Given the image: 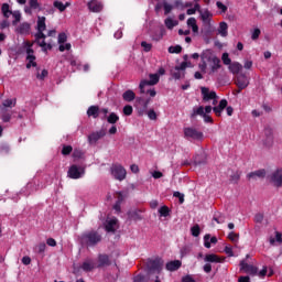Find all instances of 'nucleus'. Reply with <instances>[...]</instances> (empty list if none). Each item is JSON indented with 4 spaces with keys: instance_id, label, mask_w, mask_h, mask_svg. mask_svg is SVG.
Instances as JSON below:
<instances>
[{
    "instance_id": "20e7f679",
    "label": "nucleus",
    "mask_w": 282,
    "mask_h": 282,
    "mask_svg": "<svg viewBox=\"0 0 282 282\" xmlns=\"http://www.w3.org/2000/svg\"><path fill=\"white\" fill-rule=\"evenodd\" d=\"M150 80L143 79L139 84L140 94H147V90L144 87L158 85L160 83V75L158 74H150L149 75Z\"/></svg>"
},
{
    "instance_id": "09e8293b",
    "label": "nucleus",
    "mask_w": 282,
    "mask_h": 282,
    "mask_svg": "<svg viewBox=\"0 0 282 282\" xmlns=\"http://www.w3.org/2000/svg\"><path fill=\"white\" fill-rule=\"evenodd\" d=\"M191 232L193 237H199L202 229L199 228V226L196 224L191 228Z\"/></svg>"
},
{
    "instance_id": "e433bc0d",
    "label": "nucleus",
    "mask_w": 282,
    "mask_h": 282,
    "mask_svg": "<svg viewBox=\"0 0 282 282\" xmlns=\"http://www.w3.org/2000/svg\"><path fill=\"white\" fill-rule=\"evenodd\" d=\"M107 118V122L109 124H116L118 120H120V117L116 112H111Z\"/></svg>"
},
{
    "instance_id": "473e14b6",
    "label": "nucleus",
    "mask_w": 282,
    "mask_h": 282,
    "mask_svg": "<svg viewBox=\"0 0 282 282\" xmlns=\"http://www.w3.org/2000/svg\"><path fill=\"white\" fill-rule=\"evenodd\" d=\"M205 111H204V106H199L198 108H194L193 112L191 113V119L195 120V118H197V116H204Z\"/></svg>"
},
{
    "instance_id": "7ed1b4c3",
    "label": "nucleus",
    "mask_w": 282,
    "mask_h": 282,
    "mask_svg": "<svg viewBox=\"0 0 282 282\" xmlns=\"http://www.w3.org/2000/svg\"><path fill=\"white\" fill-rule=\"evenodd\" d=\"M183 133L186 140H204V132L197 130L194 127H187L183 129Z\"/></svg>"
},
{
    "instance_id": "9b49d317",
    "label": "nucleus",
    "mask_w": 282,
    "mask_h": 282,
    "mask_svg": "<svg viewBox=\"0 0 282 282\" xmlns=\"http://www.w3.org/2000/svg\"><path fill=\"white\" fill-rule=\"evenodd\" d=\"M107 135V131L105 129H101L99 131L93 132L88 135V142L90 144H96L98 140L105 138Z\"/></svg>"
},
{
    "instance_id": "8fccbe9b",
    "label": "nucleus",
    "mask_w": 282,
    "mask_h": 282,
    "mask_svg": "<svg viewBox=\"0 0 282 282\" xmlns=\"http://www.w3.org/2000/svg\"><path fill=\"white\" fill-rule=\"evenodd\" d=\"M175 25H177V22H174L173 19H165V26L167 28V30H173Z\"/></svg>"
},
{
    "instance_id": "79ce46f5",
    "label": "nucleus",
    "mask_w": 282,
    "mask_h": 282,
    "mask_svg": "<svg viewBox=\"0 0 282 282\" xmlns=\"http://www.w3.org/2000/svg\"><path fill=\"white\" fill-rule=\"evenodd\" d=\"M210 17H213V13H210L208 10L204 11L203 13L200 12L203 23H208V21H210Z\"/></svg>"
},
{
    "instance_id": "de8ad7c7",
    "label": "nucleus",
    "mask_w": 282,
    "mask_h": 282,
    "mask_svg": "<svg viewBox=\"0 0 282 282\" xmlns=\"http://www.w3.org/2000/svg\"><path fill=\"white\" fill-rule=\"evenodd\" d=\"M167 52L170 54H182V47L180 45L170 46Z\"/></svg>"
},
{
    "instance_id": "37998d69",
    "label": "nucleus",
    "mask_w": 282,
    "mask_h": 282,
    "mask_svg": "<svg viewBox=\"0 0 282 282\" xmlns=\"http://www.w3.org/2000/svg\"><path fill=\"white\" fill-rule=\"evenodd\" d=\"M73 158L74 160H83V158H85V153L80 149H75L73 151Z\"/></svg>"
},
{
    "instance_id": "4be33fe9",
    "label": "nucleus",
    "mask_w": 282,
    "mask_h": 282,
    "mask_svg": "<svg viewBox=\"0 0 282 282\" xmlns=\"http://www.w3.org/2000/svg\"><path fill=\"white\" fill-rule=\"evenodd\" d=\"M122 202H124V196L122 195V192H117V200L113 205V210H116V213H121Z\"/></svg>"
},
{
    "instance_id": "f257e3e1",
    "label": "nucleus",
    "mask_w": 282,
    "mask_h": 282,
    "mask_svg": "<svg viewBox=\"0 0 282 282\" xmlns=\"http://www.w3.org/2000/svg\"><path fill=\"white\" fill-rule=\"evenodd\" d=\"M82 243L87 248H94L102 241V235L96 230L86 231L80 237Z\"/></svg>"
},
{
    "instance_id": "a19ab883",
    "label": "nucleus",
    "mask_w": 282,
    "mask_h": 282,
    "mask_svg": "<svg viewBox=\"0 0 282 282\" xmlns=\"http://www.w3.org/2000/svg\"><path fill=\"white\" fill-rule=\"evenodd\" d=\"M2 106L6 107V108H10L12 109V107H17V98L14 99H6L3 102H2Z\"/></svg>"
},
{
    "instance_id": "58836bf2",
    "label": "nucleus",
    "mask_w": 282,
    "mask_h": 282,
    "mask_svg": "<svg viewBox=\"0 0 282 282\" xmlns=\"http://www.w3.org/2000/svg\"><path fill=\"white\" fill-rule=\"evenodd\" d=\"M221 68V59L218 58H214V62H212V72L215 73L217 72V69Z\"/></svg>"
},
{
    "instance_id": "603ef678",
    "label": "nucleus",
    "mask_w": 282,
    "mask_h": 282,
    "mask_svg": "<svg viewBox=\"0 0 282 282\" xmlns=\"http://www.w3.org/2000/svg\"><path fill=\"white\" fill-rule=\"evenodd\" d=\"M229 241H232V243H237L239 241V234H235V231H230L228 235Z\"/></svg>"
},
{
    "instance_id": "ea45409f",
    "label": "nucleus",
    "mask_w": 282,
    "mask_h": 282,
    "mask_svg": "<svg viewBox=\"0 0 282 282\" xmlns=\"http://www.w3.org/2000/svg\"><path fill=\"white\" fill-rule=\"evenodd\" d=\"M2 122H10L12 120V115L8 110H2L0 116Z\"/></svg>"
},
{
    "instance_id": "13d9d810",
    "label": "nucleus",
    "mask_w": 282,
    "mask_h": 282,
    "mask_svg": "<svg viewBox=\"0 0 282 282\" xmlns=\"http://www.w3.org/2000/svg\"><path fill=\"white\" fill-rule=\"evenodd\" d=\"M216 6L218 10H221L223 14H226V12H228V7H226V4H224L221 1H217Z\"/></svg>"
},
{
    "instance_id": "393cba45",
    "label": "nucleus",
    "mask_w": 282,
    "mask_h": 282,
    "mask_svg": "<svg viewBox=\"0 0 282 282\" xmlns=\"http://www.w3.org/2000/svg\"><path fill=\"white\" fill-rule=\"evenodd\" d=\"M243 69V66L239 62H234L229 64V72L234 75H239V72Z\"/></svg>"
},
{
    "instance_id": "6e6552de",
    "label": "nucleus",
    "mask_w": 282,
    "mask_h": 282,
    "mask_svg": "<svg viewBox=\"0 0 282 282\" xmlns=\"http://www.w3.org/2000/svg\"><path fill=\"white\" fill-rule=\"evenodd\" d=\"M270 182H271V184H273V186L275 188H281V186H282V169H278L271 174Z\"/></svg>"
},
{
    "instance_id": "052dcab7",
    "label": "nucleus",
    "mask_w": 282,
    "mask_h": 282,
    "mask_svg": "<svg viewBox=\"0 0 282 282\" xmlns=\"http://www.w3.org/2000/svg\"><path fill=\"white\" fill-rule=\"evenodd\" d=\"M34 44L30 41L24 42V47H26V54H34V50L32 48Z\"/></svg>"
},
{
    "instance_id": "680f3d73",
    "label": "nucleus",
    "mask_w": 282,
    "mask_h": 282,
    "mask_svg": "<svg viewBox=\"0 0 282 282\" xmlns=\"http://www.w3.org/2000/svg\"><path fill=\"white\" fill-rule=\"evenodd\" d=\"M141 47H143L144 52H151V50L153 48V45L143 41L141 42Z\"/></svg>"
},
{
    "instance_id": "2eb2a0df",
    "label": "nucleus",
    "mask_w": 282,
    "mask_h": 282,
    "mask_svg": "<svg viewBox=\"0 0 282 282\" xmlns=\"http://www.w3.org/2000/svg\"><path fill=\"white\" fill-rule=\"evenodd\" d=\"M96 268L98 267L96 265V261H94L93 259H86L82 263V270L84 272H91L93 270H96Z\"/></svg>"
},
{
    "instance_id": "5fc2aeb1",
    "label": "nucleus",
    "mask_w": 282,
    "mask_h": 282,
    "mask_svg": "<svg viewBox=\"0 0 282 282\" xmlns=\"http://www.w3.org/2000/svg\"><path fill=\"white\" fill-rule=\"evenodd\" d=\"M12 17H13V25H17V23H19L21 21V12L19 11H12Z\"/></svg>"
},
{
    "instance_id": "e2e57ef3",
    "label": "nucleus",
    "mask_w": 282,
    "mask_h": 282,
    "mask_svg": "<svg viewBox=\"0 0 282 282\" xmlns=\"http://www.w3.org/2000/svg\"><path fill=\"white\" fill-rule=\"evenodd\" d=\"M41 39L43 41H45V39H47V35H45V33H43V31H37V33L35 34V41H41Z\"/></svg>"
},
{
    "instance_id": "5701e85b",
    "label": "nucleus",
    "mask_w": 282,
    "mask_h": 282,
    "mask_svg": "<svg viewBox=\"0 0 282 282\" xmlns=\"http://www.w3.org/2000/svg\"><path fill=\"white\" fill-rule=\"evenodd\" d=\"M194 166H204L206 164V154L200 153L193 156Z\"/></svg>"
},
{
    "instance_id": "f8f14e48",
    "label": "nucleus",
    "mask_w": 282,
    "mask_h": 282,
    "mask_svg": "<svg viewBox=\"0 0 282 282\" xmlns=\"http://www.w3.org/2000/svg\"><path fill=\"white\" fill-rule=\"evenodd\" d=\"M200 91H202L204 102H208V100L217 99V93L215 90L210 91L208 87H202Z\"/></svg>"
},
{
    "instance_id": "aec40b11",
    "label": "nucleus",
    "mask_w": 282,
    "mask_h": 282,
    "mask_svg": "<svg viewBox=\"0 0 282 282\" xmlns=\"http://www.w3.org/2000/svg\"><path fill=\"white\" fill-rule=\"evenodd\" d=\"M88 9L90 12H102V2L98 0H91L88 2Z\"/></svg>"
},
{
    "instance_id": "6e6d98bb",
    "label": "nucleus",
    "mask_w": 282,
    "mask_h": 282,
    "mask_svg": "<svg viewBox=\"0 0 282 282\" xmlns=\"http://www.w3.org/2000/svg\"><path fill=\"white\" fill-rule=\"evenodd\" d=\"M138 102L142 105L143 109H149V102H151V99H144L142 97L138 98Z\"/></svg>"
},
{
    "instance_id": "423d86ee",
    "label": "nucleus",
    "mask_w": 282,
    "mask_h": 282,
    "mask_svg": "<svg viewBox=\"0 0 282 282\" xmlns=\"http://www.w3.org/2000/svg\"><path fill=\"white\" fill-rule=\"evenodd\" d=\"M67 175L70 180H80L85 175V167L73 164L68 169Z\"/></svg>"
},
{
    "instance_id": "6ab92c4d",
    "label": "nucleus",
    "mask_w": 282,
    "mask_h": 282,
    "mask_svg": "<svg viewBox=\"0 0 282 282\" xmlns=\"http://www.w3.org/2000/svg\"><path fill=\"white\" fill-rule=\"evenodd\" d=\"M226 107H228V100L221 99L219 101V105L213 108V111L219 118L221 117V112L224 111V109H226Z\"/></svg>"
},
{
    "instance_id": "0e129e2a",
    "label": "nucleus",
    "mask_w": 282,
    "mask_h": 282,
    "mask_svg": "<svg viewBox=\"0 0 282 282\" xmlns=\"http://www.w3.org/2000/svg\"><path fill=\"white\" fill-rule=\"evenodd\" d=\"M47 74H48L47 69H43L41 74L37 73L36 78L39 80H45V78H47Z\"/></svg>"
},
{
    "instance_id": "412c9836",
    "label": "nucleus",
    "mask_w": 282,
    "mask_h": 282,
    "mask_svg": "<svg viewBox=\"0 0 282 282\" xmlns=\"http://www.w3.org/2000/svg\"><path fill=\"white\" fill-rule=\"evenodd\" d=\"M165 268L169 272H175L182 268V261L180 260L170 261L166 263Z\"/></svg>"
},
{
    "instance_id": "c756f323",
    "label": "nucleus",
    "mask_w": 282,
    "mask_h": 282,
    "mask_svg": "<svg viewBox=\"0 0 282 282\" xmlns=\"http://www.w3.org/2000/svg\"><path fill=\"white\" fill-rule=\"evenodd\" d=\"M210 243H217V237H212L210 238V235L209 234H206L204 236V246L205 248H210Z\"/></svg>"
},
{
    "instance_id": "1a4fd4ad",
    "label": "nucleus",
    "mask_w": 282,
    "mask_h": 282,
    "mask_svg": "<svg viewBox=\"0 0 282 282\" xmlns=\"http://www.w3.org/2000/svg\"><path fill=\"white\" fill-rule=\"evenodd\" d=\"M264 140L263 144L267 147V149H270L274 144V132L272 131V128H265L264 129Z\"/></svg>"
},
{
    "instance_id": "ddd939ff",
    "label": "nucleus",
    "mask_w": 282,
    "mask_h": 282,
    "mask_svg": "<svg viewBox=\"0 0 282 282\" xmlns=\"http://www.w3.org/2000/svg\"><path fill=\"white\" fill-rule=\"evenodd\" d=\"M111 265V259L107 253H99L97 268H107Z\"/></svg>"
},
{
    "instance_id": "69168bd1",
    "label": "nucleus",
    "mask_w": 282,
    "mask_h": 282,
    "mask_svg": "<svg viewBox=\"0 0 282 282\" xmlns=\"http://www.w3.org/2000/svg\"><path fill=\"white\" fill-rule=\"evenodd\" d=\"M66 42H67V34L59 33L58 34V43H59V45H62L63 43H66Z\"/></svg>"
},
{
    "instance_id": "39448f33",
    "label": "nucleus",
    "mask_w": 282,
    "mask_h": 282,
    "mask_svg": "<svg viewBox=\"0 0 282 282\" xmlns=\"http://www.w3.org/2000/svg\"><path fill=\"white\" fill-rule=\"evenodd\" d=\"M235 85L238 87L237 94H241L250 85V79L246 74L240 73L235 78Z\"/></svg>"
},
{
    "instance_id": "9d476101",
    "label": "nucleus",
    "mask_w": 282,
    "mask_h": 282,
    "mask_svg": "<svg viewBox=\"0 0 282 282\" xmlns=\"http://www.w3.org/2000/svg\"><path fill=\"white\" fill-rule=\"evenodd\" d=\"M240 270H243L246 274L254 276L259 272V269L252 264H248L246 260L240 261Z\"/></svg>"
},
{
    "instance_id": "b1692460",
    "label": "nucleus",
    "mask_w": 282,
    "mask_h": 282,
    "mask_svg": "<svg viewBox=\"0 0 282 282\" xmlns=\"http://www.w3.org/2000/svg\"><path fill=\"white\" fill-rule=\"evenodd\" d=\"M88 118H98L100 116V107L99 106H90L87 110Z\"/></svg>"
},
{
    "instance_id": "72a5a7b5",
    "label": "nucleus",
    "mask_w": 282,
    "mask_h": 282,
    "mask_svg": "<svg viewBox=\"0 0 282 282\" xmlns=\"http://www.w3.org/2000/svg\"><path fill=\"white\" fill-rule=\"evenodd\" d=\"M218 32L223 36H228V23L220 22L219 28H218Z\"/></svg>"
},
{
    "instance_id": "cd10ccee",
    "label": "nucleus",
    "mask_w": 282,
    "mask_h": 282,
    "mask_svg": "<svg viewBox=\"0 0 282 282\" xmlns=\"http://www.w3.org/2000/svg\"><path fill=\"white\" fill-rule=\"evenodd\" d=\"M122 98H123V100H126V102H133V100H135V93H133V90H131V89L126 90L122 94Z\"/></svg>"
},
{
    "instance_id": "864d4df0",
    "label": "nucleus",
    "mask_w": 282,
    "mask_h": 282,
    "mask_svg": "<svg viewBox=\"0 0 282 282\" xmlns=\"http://www.w3.org/2000/svg\"><path fill=\"white\" fill-rule=\"evenodd\" d=\"M74 148L72 145H63L62 155H70Z\"/></svg>"
},
{
    "instance_id": "338daca9",
    "label": "nucleus",
    "mask_w": 282,
    "mask_h": 282,
    "mask_svg": "<svg viewBox=\"0 0 282 282\" xmlns=\"http://www.w3.org/2000/svg\"><path fill=\"white\" fill-rule=\"evenodd\" d=\"M148 117L150 120H158V113H155V110L153 109L148 111Z\"/></svg>"
},
{
    "instance_id": "0eeeda50",
    "label": "nucleus",
    "mask_w": 282,
    "mask_h": 282,
    "mask_svg": "<svg viewBox=\"0 0 282 282\" xmlns=\"http://www.w3.org/2000/svg\"><path fill=\"white\" fill-rule=\"evenodd\" d=\"M164 267V260L156 258V259H150L147 262V268L150 270V272H162V268Z\"/></svg>"
},
{
    "instance_id": "a878e982",
    "label": "nucleus",
    "mask_w": 282,
    "mask_h": 282,
    "mask_svg": "<svg viewBox=\"0 0 282 282\" xmlns=\"http://www.w3.org/2000/svg\"><path fill=\"white\" fill-rule=\"evenodd\" d=\"M26 69H30L31 67H36V56L34 53L26 54Z\"/></svg>"
},
{
    "instance_id": "2f4dec72",
    "label": "nucleus",
    "mask_w": 282,
    "mask_h": 282,
    "mask_svg": "<svg viewBox=\"0 0 282 282\" xmlns=\"http://www.w3.org/2000/svg\"><path fill=\"white\" fill-rule=\"evenodd\" d=\"M188 28H192V31L197 34L199 32V26H197V20L195 18H189L187 20Z\"/></svg>"
},
{
    "instance_id": "4468645a",
    "label": "nucleus",
    "mask_w": 282,
    "mask_h": 282,
    "mask_svg": "<svg viewBox=\"0 0 282 282\" xmlns=\"http://www.w3.org/2000/svg\"><path fill=\"white\" fill-rule=\"evenodd\" d=\"M105 230L106 232H116L118 230V218L106 220Z\"/></svg>"
},
{
    "instance_id": "c85d7f7f",
    "label": "nucleus",
    "mask_w": 282,
    "mask_h": 282,
    "mask_svg": "<svg viewBox=\"0 0 282 282\" xmlns=\"http://www.w3.org/2000/svg\"><path fill=\"white\" fill-rule=\"evenodd\" d=\"M31 25L28 22H23L19 25L18 32L19 34H30Z\"/></svg>"
},
{
    "instance_id": "7c9ffc66",
    "label": "nucleus",
    "mask_w": 282,
    "mask_h": 282,
    "mask_svg": "<svg viewBox=\"0 0 282 282\" xmlns=\"http://www.w3.org/2000/svg\"><path fill=\"white\" fill-rule=\"evenodd\" d=\"M45 30H47L45 17H37V32H45Z\"/></svg>"
},
{
    "instance_id": "c9c22d12",
    "label": "nucleus",
    "mask_w": 282,
    "mask_h": 282,
    "mask_svg": "<svg viewBox=\"0 0 282 282\" xmlns=\"http://www.w3.org/2000/svg\"><path fill=\"white\" fill-rule=\"evenodd\" d=\"M1 11H2L4 19H10V14H12V10H10V4L3 3Z\"/></svg>"
},
{
    "instance_id": "dca6fc26",
    "label": "nucleus",
    "mask_w": 282,
    "mask_h": 282,
    "mask_svg": "<svg viewBox=\"0 0 282 282\" xmlns=\"http://www.w3.org/2000/svg\"><path fill=\"white\" fill-rule=\"evenodd\" d=\"M200 58L203 61V67H206V62L207 63H214L215 58H218L213 54L210 51H205L202 55Z\"/></svg>"
},
{
    "instance_id": "c03bdc74",
    "label": "nucleus",
    "mask_w": 282,
    "mask_h": 282,
    "mask_svg": "<svg viewBox=\"0 0 282 282\" xmlns=\"http://www.w3.org/2000/svg\"><path fill=\"white\" fill-rule=\"evenodd\" d=\"M159 214L161 217H169L171 209H169V206L164 205L159 209Z\"/></svg>"
},
{
    "instance_id": "f03ea898",
    "label": "nucleus",
    "mask_w": 282,
    "mask_h": 282,
    "mask_svg": "<svg viewBox=\"0 0 282 282\" xmlns=\"http://www.w3.org/2000/svg\"><path fill=\"white\" fill-rule=\"evenodd\" d=\"M110 173L118 182H123V180H127V170L121 164H112L110 167Z\"/></svg>"
},
{
    "instance_id": "3c124183",
    "label": "nucleus",
    "mask_w": 282,
    "mask_h": 282,
    "mask_svg": "<svg viewBox=\"0 0 282 282\" xmlns=\"http://www.w3.org/2000/svg\"><path fill=\"white\" fill-rule=\"evenodd\" d=\"M47 248V245H45V242H41L35 247V251L39 254H43V252H45V249Z\"/></svg>"
},
{
    "instance_id": "4d7b16f0",
    "label": "nucleus",
    "mask_w": 282,
    "mask_h": 282,
    "mask_svg": "<svg viewBox=\"0 0 282 282\" xmlns=\"http://www.w3.org/2000/svg\"><path fill=\"white\" fill-rule=\"evenodd\" d=\"M221 61H223L224 65H231V63H232V59H230V56L228 55V53L223 54Z\"/></svg>"
},
{
    "instance_id": "774afa93",
    "label": "nucleus",
    "mask_w": 282,
    "mask_h": 282,
    "mask_svg": "<svg viewBox=\"0 0 282 282\" xmlns=\"http://www.w3.org/2000/svg\"><path fill=\"white\" fill-rule=\"evenodd\" d=\"M204 119V122L213 124L214 120L213 117H210L209 115H206V112L204 113V116L202 117Z\"/></svg>"
},
{
    "instance_id": "4c0bfd02",
    "label": "nucleus",
    "mask_w": 282,
    "mask_h": 282,
    "mask_svg": "<svg viewBox=\"0 0 282 282\" xmlns=\"http://www.w3.org/2000/svg\"><path fill=\"white\" fill-rule=\"evenodd\" d=\"M171 76L175 80H180V78H182V76H184V73H182L181 69H177L176 67H174V69L171 70Z\"/></svg>"
},
{
    "instance_id": "a18cd8bd",
    "label": "nucleus",
    "mask_w": 282,
    "mask_h": 282,
    "mask_svg": "<svg viewBox=\"0 0 282 282\" xmlns=\"http://www.w3.org/2000/svg\"><path fill=\"white\" fill-rule=\"evenodd\" d=\"M130 219H132V221H142V215H140V212H132L130 213Z\"/></svg>"
},
{
    "instance_id": "f3484780",
    "label": "nucleus",
    "mask_w": 282,
    "mask_h": 282,
    "mask_svg": "<svg viewBox=\"0 0 282 282\" xmlns=\"http://www.w3.org/2000/svg\"><path fill=\"white\" fill-rule=\"evenodd\" d=\"M205 261L207 263H224V261H226V258H221L215 253H209L205 256Z\"/></svg>"
},
{
    "instance_id": "bb28decb",
    "label": "nucleus",
    "mask_w": 282,
    "mask_h": 282,
    "mask_svg": "<svg viewBox=\"0 0 282 282\" xmlns=\"http://www.w3.org/2000/svg\"><path fill=\"white\" fill-rule=\"evenodd\" d=\"M54 8H56L57 10H59V12H65V10H67V8H69L72 6V3L66 2L65 4L62 1L55 0L53 2Z\"/></svg>"
},
{
    "instance_id": "f704fd0d",
    "label": "nucleus",
    "mask_w": 282,
    "mask_h": 282,
    "mask_svg": "<svg viewBox=\"0 0 282 282\" xmlns=\"http://www.w3.org/2000/svg\"><path fill=\"white\" fill-rule=\"evenodd\" d=\"M239 180H241V172L236 171L229 176V181L231 184H239Z\"/></svg>"
},
{
    "instance_id": "a211bd4d",
    "label": "nucleus",
    "mask_w": 282,
    "mask_h": 282,
    "mask_svg": "<svg viewBox=\"0 0 282 282\" xmlns=\"http://www.w3.org/2000/svg\"><path fill=\"white\" fill-rule=\"evenodd\" d=\"M265 177V170H257L247 174L248 180H263Z\"/></svg>"
},
{
    "instance_id": "49530a36",
    "label": "nucleus",
    "mask_w": 282,
    "mask_h": 282,
    "mask_svg": "<svg viewBox=\"0 0 282 282\" xmlns=\"http://www.w3.org/2000/svg\"><path fill=\"white\" fill-rule=\"evenodd\" d=\"M29 6L31 10H41V3H39V0H29Z\"/></svg>"
},
{
    "instance_id": "bf43d9fd",
    "label": "nucleus",
    "mask_w": 282,
    "mask_h": 282,
    "mask_svg": "<svg viewBox=\"0 0 282 282\" xmlns=\"http://www.w3.org/2000/svg\"><path fill=\"white\" fill-rule=\"evenodd\" d=\"M133 113V107L131 105H127L123 107V116H131Z\"/></svg>"
}]
</instances>
